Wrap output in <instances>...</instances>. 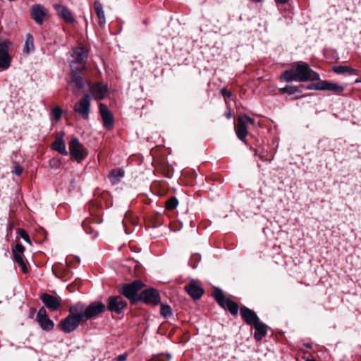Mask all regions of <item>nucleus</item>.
<instances>
[{
    "mask_svg": "<svg viewBox=\"0 0 361 361\" xmlns=\"http://www.w3.org/2000/svg\"><path fill=\"white\" fill-rule=\"evenodd\" d=\"M282 78L286 82H306L320 80V75L313 71L310 66L305 62L296 65L294 68L286 70L283 73Z\"/></svg>",
    "mask_w": 361,
    "mask_h": 361,
    "instance_id": "obj_1",
    "label": "nucleus"
},
{
    "mask_svg": "<svg viewBox=\"0 0 361 361\" xmlns=\"http://www.w3.org/2000/svg\"><path fill=\"white\" fill-rule=\"evenodd\" d=\"M82 310L76 303L68 308V314L60 322V329L66 333L69 334L78 329L80 323L85 322L82 315Z\"/></svg>",
    "mask_w": 361,
    "mask_h": 361,
    "instance_id": "obj_2",
    "label": "nucleus"
},
{
    "mask_svg": "<svg viewBox=\"0 0 361 361\" xmlns=\"http://www.w3.org/2000/svg\"><path fill=\"white\" fill-rule=\"evenodd\" d=\"M85 66L78 67L71 65L66 82L74 94L83 89L86 84L89 85L88 80L83 76Z\"/></svg>",
    "mask_w": 361,
    "mask_h": 361,
    "instance_id": "obj_3",
    "label": "nucleus"
},
{
    "mask_svg": "<svg viewBox=\"0 0 361 361\" xmlns=\"http://www.w3.org/2000/svg\"><path fill=\"white\" fill-rule=\"evenodd\" d=\"M76 305L82 310V315L85 322L96 317L106 310V305L100 301L92 302L88 306H85V305L81 302H77Z\"/></svg>",
    "mask_w": 361,
    "mask_h": 361,
    "instance_id": "obj_4",
    "label": "nucleus"
},
{
    "mask_svg": "<svg viewBox=\"0 0 361 361\" xmlns=\"http://www.w3.org/2000/svg\"><path fill=\"white\" fill-rule=\"evenodd\" d=\"M213 295L218 302V304L225 310H228L229 312L233 315H236L238 312V304L231 300V299L226 298L223 293V291L219 288H216Z\"/></svg>",
    "mask_w": 361,
    "mask_h": 361,
    "instance_id": "obj_5",
    "label": "nucleus"
},
{
    "mask_svg": "<svg viewBox=\"0 0 361 361\" xmlns=\"http://www.w3.org/2000/svg\"><path fill=\"white\" fill-rule=\"evenodd\" d=\"M143 286L144 284L141 281H135L131 283L124 284L119 290V292L129 299L131 302L134 303L138 301L139 296H137V292L142 289Z\"/></svg>",
    "mask_w": 361,
    "mask_h": 361,
    "instance_id": "obj_6",
    "label": "nucleus"
},
{
    "mask_svg": "<svg viewBox=\"0 0 361 361\" xmlns=\"http://www.w3.org/2000/svg\"><path fill=\"white\" fill-rule=\"evenodd\" d=\"M127 307V302L119 295L110 296L106 300V310L121 314Z\"/></svg>",
    "mask_w": 361,
    "mask_h": 361,
    "instance_id": "obj_7",
    "label": "nucleus"
},
{
    "mask_svg": "<svg viewBox=\"0 0 361 361\" xmlns=\"http://www.w3.org/2000/svg\"><path fill=\"white\" fill-rule=\"evenodd\" d=\"M69 152L78 161L83 160L87 155L86 149L77 137H73L70 141Z\"/></svg>",
    "mask_w": 361,
    "mask_h": 361,
    "instance_id": "obj_8",
    "label": "nucleus"
},
{
    "mask_svg": "<svg viewBox=\"0 0 361 361\" xmlns=\"http://www.w3.org/2000/svg\"><path fill=\"white\" fill-rule=\"evenodd\" d=\"M74 111L82 118L87 120L90 111V97L89 94L84 95L73 107Z\"/></svg>",
    "mask_w": 361,
    "mask_h": 361,
    "instance_id": "obj_9",
    "label": "nucleus"
},
{
    "mask_svg": "<svg viewBox=\"0 0 361 361\" xmlns=\"http://www.w3.org/2000/svg\"><path fill=\"white\" fill-rule=\"evenodd\" d=\"M10 42H0V69L1 71L7 70L11 62V57L8 54Z\"/></svg>",
    "mask_w": 361,
    "mask_h": 361,
    "instance_id": "obj_10",
    "label": "nucleus"
},
{
    "mask_svg": "<svg viewBox=\"0 0 361 361\" xmlns=\"http://www.w3.org/2000/svg\"><path fill=\"white\" fill-rule=\"evenodd\" d=\"M138 300L145 303L157 305L160 302L159 293L153 288L145 289L140 293Z\"/></svg>",
    "mask_w": 361,
    "mask_h": 361,
    "instance_id": "obj_11",
    "label": "nucleus"
},
{
    "mask_svg": "<svg viewBox=\"0 0 361 361\" xmlns=\"http://www.w3.org/2000/svg\"><path fill=\"white\" fill-rule=\"evenodd\" d=\"M88 56L87 50L82 47L79 46L72 49L71 59L70 60V67L71 65L82 63L85 61Z\"/></svg>",
    "mask_w": 361,
    "mask_h": 361,
    "instance_id": "obj_12",
    "label": "nucleus"
},
{
    "mask_svg": "<svg viewBox=\"0 0 361 361\" xmlns=\"http://www.w3.org/2000/svg\"><path fill=\"white\" fill-rule=\"evenodd\" d=\"M99 113L103 121V125L107 130L114 127V119L108 106L102 103L99 104Z\"/></svg>",
    "mask_w": 361,
    "mask_h": 361,
    "instance_id": "obj_13",
    "label": "nucleus"
},
{
    "mask_svg": "<svg viewBox=\"0 0 361 361\" xmlns=\"http://www.w3.org/2000/svg\"><path fill=\"white\" fill-rule=\"evenodd\" d=\"M24 251V246L21 243H17L15 247L13 249V255L15 261L18 264L22 271L24 273H27V267L23 258Z\"/></svg>",
    "mask_w": 361,
    "mask_h": 361,
    "instance_id": "obj_14",
    "label": "nucleus"
},
{
    "mask_svg": "<svg viewBox=\"0 0 361 361\" xmlns=\"http://www.w3.org/2000/svg\"><path fill=\"white\" fill-rule=\"evenodd\" d=\"M31 16L34 20L38 24L42 25L47 13L43 6L35 4L31 8Z\"/></svg>",
    "mask_w": 361,
    "mask_h": 361,
    "instance_id": "obj_15",
    "label": "nucleus"
},
{
    "mask_svg": "<svg viewBox=\"0 0 361 361\" xmlns=\"http://www.w3.org/2000/svg\"><path fill=\"white\" fill-rule=\"evenodd\" d=\"M54 8L59 17L64 20L66 22H75V18L73 16L72 12L68 9L67 6L60 4H57L54 5Z\"/></svg>",
    "mask_w": 361,
    "mask_h": 361,
    "instance_id": "obj_16",
    "label": "nucleus"
},
{
    "mask_svg": "<svg viewBox=\"0 0 361 361\" xmlns=\"http://www.w3.org/2000/svg\"><path fill=\"white\" fill-rule=\"evenodd\" d=\"M107 90V85L102 82H97L90 87V92L96 100L103 99Z\"/></svg>",
    "mask_w": 361,
    "mask_h": 361,
    "instance_id": "obj_17",
    "label": "nucleus"
},
{
    "mask_svg": "<svg viewBox=\"0 0 361 361\" xmlns=\"http://www.w3.org/2000/svg\"><path fill=\"white\" fill-rule=\"evenodd\" d=\"M188 295L194 300L200 299L203 295V288L199 286L195 281L192 280L185 286Z\"/></svg>",
    "mask_w": 361,
    "mask_h": 361,
    "instance_id": "obj_18",
    "label": "nucleus"
},
{
    "mask_svg": "<svg viewBox=\"0 0 361 361\" xmlns=\"http://www.w3.org/2000/svg\"><path fill=\"white\" fill-rule=\"evenodd\" d=\"M40 300L48 309L52 311L56 310L60 306V301L55 296L48 293L42 294Z\"/></svg>",
    "mask_w": 361,
    "mask_h": 361,
    "instance_id": "obj_19",
    "label": "nucleus"
},
{
    "mask_svg": "<svg viewBox=\"0 0 361 361\" xmlns=\"http://www.w3.org/2000/svg\"><path fill=\"white\" fill-rule=\"evenodd\" d=\"M240 315L247 324L253 325L259 318L257 314L252 310L243 307L240 308Z\"/></svg>",
    "mask_w": 361,
    "mask_h": 361,
    "instance_id": "obj_20",
    "label": "nucleus"
},
{
    "mask_svg": "<svg viewBox=\"0 0 361 361\" xmlns=\"http://www.w3.org/2000/svg\"><path fill=\"white\" fill-rule=\"evenodd\" d=\"M235 131L238 137L241 141H245L246 140V137L247 136V130L245 121L243 120V117L238 118V123L235 126Z\"/></svg>",
    "mask_w": 361,
    "mask_h": 361,
    "instance_id": "obj_21",
    "label": "nucleus"
},
{
    "mask_svg": "<svg viewBox=\"0 0 361 361\" xmlns=\"http://www.w3.org/2000/svg\"><path fill=\"white\" fill-rule=\"evenodd\" d=\"M253 326L255 328L254 338L256 341H259L267 335L268 326L260 320H258Z\"/></svg>",
    "mask_w": 361,
    "mask_h": 361,
    "instance_id": "obj_22",
    "label": "nucleus"
},
{
    "mask_svg": "<svg viewBox=\"0 0 361 361\" xmlns=\"http://www.w3.org/2000/svg\"><path fill=\"white\" fill-rule=\"evenodd\" d=\"M125 172L121 169H115L111 171L109 175V179L112 185H116L121 182V178L124 177Z\"/></svg>",
    "mask_w": 361,
    "mask_h": 361,
    "instance_id": "obj_23",
    "label": "nucleus"
},
{
    "mask_svg": "<svg viewBox=\"0 0 361 361\" xmlns=\"http://www.w3.org/2000/svg\"><path fill=\"white\" fill-rule=\"evenodd\" d=\"M52 149L62 155H68V151L62 137H57L52 144Z\"/></svg>",
    "mask_w": 361,
    "mask_h": 361,
    "instance_id": "obj_24",
    "label": "nucleus"
},
{
    "mask_svg": "<svg viewBox=\"0 0 361 361\" xmlns=\"http://www.w3.org/2000/svg\"><path fill=\"white\" fill-rule=\"evenodd\" d=\"M94 8L99 18V25L104 26L106 23V18L102 4L99 1H95L94 2Z\"/></svg>",
    "mask_w": 361,
    "mask_h": 361,
    "instance_id": "obj_25",
    "label": "nucleus"
},
{
    "mask_svg": "<svg viewBox=\"0 0 361 361\" xmlns=\"http://www.w3.org/2000/svg\"><path fill=\"white\" fill-rule=\"evenodd\" d=\"M329 90L336 93H341L344 90L343 86L333 82L323 80V91Z\"/></svg>",
    "mask_w": 361,
    "mask_h": 361,
    "instance_id": "obj_26",
    "label": "nucleus"
},
{
    "mask_svg": "<svg viewBox=\"0 0 361 361\" xmlns=\"http://www.w3.org/2000/svg\"><path fill=\"white\" fill-rule=\"evenodd\" d=\"M44 331H51L54 327V323L48 317L37 321Z\"/></svg>",
    "mask_w": 361,
    "mask_h": 361,
    "instance_id": "obj_27",
    "label": "nucleus"
},
{
    "mask_svg": "<svg viewBox=\"0 0 361 361\" xmlns=\"http://www.w3.org/2000/svg\"><path fill=\"white\" fill-rule=\"evenodd\" d=\"M82 226L87 234L91 235L92 239H94L98 236V232L95 231L94 228L90 226L88 221H84L82 224Z\"/></svg>",
    "mask_w": 361,
    "mask_h": 361,
    "instance_id": "obj_28",
    "label": "nucleus"
},
{
    "mask_svg": "<svg viewBox=\"0 0 361 361\" xmlns=\"http://www.w3.org/2000/svg\"><path fill=\"white\" fill-rule=\"evenodd\" d=\"M34 42V39H33V37L32 36V35L27 34L26 35V39H25V45H24V51L26 54H28L30 51L34 50V42Z\"/></svg>",
    "mask_w": 361,
    "mask_h": 361,
    "instance_id": "obj_29",
    "label": "nucleus"
},
{
    "mask_svg": "<svg viewBox=\"0 0 361 361\" xmlns=\"http://www.w3.org/2000/svg\"><path fill=\"white\" fill-rule=\"evenodd\" d=\"M334 71L338 74H344L346 73H353L355 70L348 66H338L333 68Z\"/></svg>",
    "mask_w": 361,
    "mask_h": 361,
    "instance_id": "obj_30",
    "label": "nucleus"
},
{
    "mask_svg": "<svg viewBox=\"0 0 361 361\" xmlns=\"http://www.w3.org/2000/svg\"><path fill=\"white\" fill-rule=\"evenodd\" d=\"M160 314L164 317L168 318L172 315V310L171 307L166 304L161 305Z\"/></svg>",
    "mask_w": 361,
    "mask_h": 361,
    "instance_id": "obj_31",
    "label": "nucleus"
},
{
    "mask_svg": "<svg viewBox=\"0 0 361 361\" xmlns=\"http://www.w3.org/2000/svg\"><path fill=\"white\" fill-rule=\"evenodd\" d=\"M201 260V255L198 253H195L191 255V257L189 261V265L195 269L197 267L198 263Z\"/></svg>",
    "mask_w": 361,
    "mask_h": 361,
    "instance_id": "obj_32",
    "label": "nucleus"
},
{
    "mask_svg": "<svg viewBox=\"0 0 361 361\" xmlns=\"http://www.w3.org/2000/svg\"><path fill=\"white\" fill-rule=\"evenodd\" d=\"M178 204V201L175 197L169 198L166 202V207L168 209H173Z\"/></svg>",
    "mask_w": 361,
    "mask_h": 361,
    "instance_id": "obj_33",
    "label": "nucleus"
},
{
    "mask_svg": "<svg viewBox=\"0 0 361 361\" xmlns=\"http://www.w3.org/2000/svg\"><path fill=\"white\" fill-rule=\"evenodd\" d=\"M281 92L283 93H288L291 95L298 92V88L295 86L287 85L283 88H281Z\"/></svg>",
    "mask_w": 361,
    "mask_h": 361,
    "instance_id": "obj_34",
    "label": "nucleus"
},
{
    "mask_svg": "<svg viewBox=\"0 0 361 361\" xmlns=\"http://www.w3.org/2000/svg\"><path fill=\"white\" fill-rule=\"evenodd\" d=\"M307 90L323 91V80L316 83H312L306 87Z\"/></svg>",
    "mask_w": 361,
    "mask_h": 361,
    "instance_id": "obj_35",
    "label": "nucleus"
},
{
    "mask_svg": "<svg viewBox=\"0 0 361 361\" xmlns=\"http://www.w3.org/2000/svg\"><path fill=\"white\" fill-rule=\"evenodd\" d=\"M51 114H52L54 119L56 121H59L61 117L62 111H61V108L56 107L51 110Z\"/></svg>",
    "mask_w": 361,
    "mask_h": 361,
    "instance_id": "obj_36",
    "label": "nucleus"
},
{
    "mask_svg": "<svg viewBox=\"0 0 361 361\" xmlns=\"http://www.w3.org/2000/svg\"><path fill=\"white\" fill-rule=\"evenodd\" d=\"M47 317V312H46V310L44 309V307H40L37 314L36 320L37 321V320H39L43 318L44 319Z\"/></svg>",
    "mask_w": 361,
    "mask_h": 361,
    "instance_id": "obj_37",
    "label": "nucleus"
},
{
    "mask_svg": "<svg viewBox=\"0 0 361 361\" xmlns=\"http://www.w3.org/2000/svg\"><path fill=\"white\" fill-rule=\"evenodd\" d=\"M18 233L25 241L27 242L28 243H31L29 235L25 230L20 228L18 231Z\"/></svg>",
    "mask_w": 361,
    "mask_h": 361,
    "instance_id": "obj_38",
    "label": "nucleus"
},
{
    "mask_svg": "<svg viewBox=\"0 0 361 361\" xmlns=\"http://www.w3.org/2000/svg\"><path fill=\"white\" fill-rule=\"evenodd\" d=\"M23 171V168L18 164L15 163L13 173L17 176H20Z\"/></svg>",
    "mask_w": 361,
    "mask_h": 361,
    "instance_id": "obj_39",
    "label": "nucleus"
},
{
    "mask_svg": "<svg viewBox=\"0 0 361 361\" xmlns=\"http://www.w3.org/2000/svg\"><path fill=\"white\" fill-rule=\"evenodd\" d=\"M221 94L224 98H230L232 96L231 92L225 88L221 90Z\"/></svg>",
    "mask_w": 361,
    "mask_h": 361,
    "instance_id": "obj_40",
    "label": "nucleus"
},
{
    "mask_svg": "<svg viewBox=\"0 0 361 361\" xmlns=\"http://www.w3.org/2000/svg\"><path fill=\"white\" fill-rule=\"evenodd\" d=\"M128 355L126 353L121 354L116 358V361H126L127 359Z\"/></svg>",
    "mask_w": 361,
    "mask_h": 361,
    "instance_id": "obj_41",
    "label": "nucleus"
},
{
    "mask_svg": "<svg viewBox=\"0 0 361 361\" xmlns=\"http://www.w3.org/2000/svg\"><path fill=\"white\" fill-rule=\"evenodd\" d=\"M242 117H243V120L245 121V123L247 121V122L250 123L252 125L254 124V120L252 118H250V117H249V116H247L246 115H244Z\"/></svg>",
    "mask_w": 361,
    "mask_h": 361,
    "instance_id": "obj_42",
    "label": "nucleus"
},
{
    "mask_svg": "<svg viewBox=\"0 0 361 361\" xmlns=\"http://www.w3.org/2000/svg\"><path fill=\"white\" fill-rule=\"evenodd\" d=\"M225 116L228 119L231 118V113L229 109H228L227 111L225 112Z\"/></svg>",
    "mask_w": 361,
    "mask_h": 361,
    "instance_id": "obj_43",
    "label": "nucleus"
},
{
    "mask_svg": "<svg viewBox=\"0 0 361 361\" xmlns=\"http://www.w3.org/2000/svg\"><path fill=\"white\" fill-rule=\"evenodd\" d=\"M275 1L280 4H284L287 3L288 0H275Z\"/></svg>",
    "mask_w": 361,
    "mask_h": 361,
    "instance_id": "obj_44",
    "label": "nucleus"
},
{
    "mask_svg": "<svg viewBox=\"0 0 361 361\" xmlns=\"http://www.w3.org/2000/svg\"><path fill=\"white\" fill-rule=\"evenodd\" d=\"M152 361H164V360L161 357H157V358L153 360Z\"/></svg>",
    "mask_w": 361,
    "mask_h": 361,
    "instance_id": "obj_45",
    "label": "nucleus"
},
{
    "mask_svg": "<svg viewBox=\"0 0 361 361\" xmlns=\"http://www.w3.org/2000/svg\"><path fill=\"white\" fill-rule=\"evenodd\" d=\"M305 361H316V360H314V359H307V360H306Z\"/></svg>",
    "mask_w": 361,
    "mask_h": 361,
    "instance_id": "obj_46",
    "label": "nucleus"
},
{
    "mask_svg": "<svg viewBox=\"0 0 361 361\" xmlns=\"http://www.w3.org/2000/svg\"><path fill=\"white\" fill-rule=\"evenodd\" d=\"M305 345H306V347H307V348H310V347H311L310 344H306Z\"/></svg>",
    "mask_w": 361,
    "mask_h": 361,
    "instance_id": "obj_47",
    "label": "nucleus"
},
{
    "mask_svg": "<svg viewBox=\"0 0 361 361\" xmlns=\"http://www.w3.org/2000/svg\"><path fill=\"white\" fill-rule=\"evenodd\" d=\"M356 82H361V79L360 80H356L355 81Z\"/></svg>",
    "mask_w": 361,
    "mask_h": 361,
    "instance_id": "obj_48",
    "label": "nucleus"
}]
</instances>
